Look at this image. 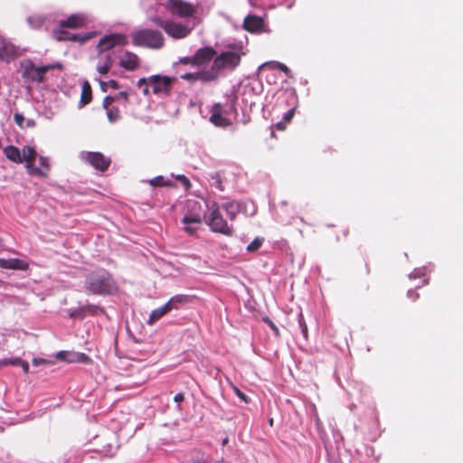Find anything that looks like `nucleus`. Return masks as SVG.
I'll return each mask as SVG.
<instances>
[{
    "instance_id": "nucleus-1",
    "label": "nucleus",
    "mask_w": 463,
    "mask_h": 463,
    "mask_svg": "<svg viewBox=\"0 0 463 463\" xmlns=\"http://www.w3.org/2000/svg\"><path fill=\"white\" fill-rule=\"evenodd\" d=\"M85 288L92 295H111L118 291V286L108 272H92L85 281Z\"/></svg>"
},
{
    "instance_id": "nucleus-2",
    "label": "nucleus",
    "mask_w": 463,
    "mask_h": 463,
    "mask_svg": "<svg viewBox=\"0 0 463 463\" xmlns=\"http://www.w3.org/2000/svg\"><path fill=\"white\" fill-rule=\"evenodd\" d=\"M177 81L175 77L163 76L160 74L151 75L146 78H141L137 80V87L141 88L143 84H149L153 94L156 96H170L173 87Z\"/></svg>"
},
{
    "instance_id": "nucleus-3",
    "label": "nucleus",
    "mask_w": 463,
    "mask_h": 463,
    "mask_svg": "<svg viewBox=\"0 0 463 463\" xmlns=\"http://www.w3.org/2000/svg\"><path fill=\"white\" fill-rule=\"evenodd\" d=\"M244 52L236 51L222 52L219 55H215L213 62L210 68L213 72L215 80L219 78L220 72L223 70L234 71L241 63V56Z\"/></svg>"
},
{
    "instance_id": "nucleus-4",
    "label": "nucleus",
    "mask_w": 463,
    "mask_h": 463,
    "mask_svg": "<svg viewBox=\"0 0 463 463\" xmlns=\"http://www.w3.org/2000/svg\"><path fill=\"white\" fill-rule=\"evenodd\" d=\"M132 43L137 47L160 49L165 44V39L159 31L140 29L132 33Z\"/></svg>"
},
{
    "instance_id": "nucleus-5",
    "label": "nucleus",
    "mask_w": 463,
    "mask_h": 463,
    "mask_svg": "<svg viewBox=\"0 0 463 463\" xmlns=\"http://www.w3.org/2000/svg\"><path fill=\"white\" fill-rule=\"evenodd\" d=\"M22 78L26 82H38L42 83L45 80V74L52 69H61V63L48 64L41 67H36L31 60H26L21 62Z\"/></svg>"
},
{
    "instance_id": "nucleus-6",
    "label": "nucleus",
    "mask_w": 463,
    "mask_h": 463,
    "mask_svg": "<svg viewBox=\"0 0 463 463\" xmlns=\"http://www.w3.org/2000/svg\"><path fill=\"white\" fill-rule=\"evenodd\" d=\"M207 223L214 232L222 233L227 236H232L233 233L232 228L224 220L219 207L212 210Z\"/></svg>"
},
{
    "instance_id": "nucleus-7",
    "label": "nucleus",
    "mask_w": 463,
    "mask_h": 463,
    "mask_svg": "<svg viewBox=\"0 0 463 463\" xmlns=\"http://www.w3.org/2000/svg\"><path fill=\"white\" fill-rule=\"evenodd\" d=\"M128 44V37L123 33H110L104 35L99 42L97 49L99 52H106L116 46Z\"/></svg>"
},
{
    "instance_id": "nucleus-8",
    "label": "nucleus",
    "mask_w": 463,
    "mask_h": 463,
    "mask_svg": "<svg viewBox=\"0 0 463 463\" xmlns=\"http://www.w3.org/2000/svg\"><path fill=\"white\" fill-rule=\"evenodd\" d=\"M21 154L22 158H24V162H25L27 173L30 175L47 177V174L43 170L35 167L33 165L37 156L36 151L33 147L25 146L23 147Z\"/></svg>"
},
{
    "instance_id": "nucleus-9",
    "label": "nucleus",
    "mask_w": 463,
    "mask_h": 463,
    "mask_svg": "<svg viewBox=\"0 0 463 463\" xmlns=\"http://www.w3.org/2000/svg\"><path fill=\"white\" fill-rule=\"evenodd\" d=\"M165 6L172 14L182 18L191 17L195 13L193 5L182 0H167Z\"/></svg>"
},
{
    "instance_id": "nucleus-10",
    "label": "nucleus",
    "mask_w": 463,
    "mask_h": 463,
    "mask_svg": "<svg viewBox=\"0 0 463 463\" xmlns=\"http://www.w3.org/2000/svg\"><path fill=\"white\" fill-rule=\"evenodd\" d=\"M81 157L85 162L100 172L106 171L111 164L110 158L105 156L100 152H85Z\"/></svg>"
},
{
    "instance_id": "nucleus-11",
    "label": "nucleus",
    "mask_w": 463,
    "mask_h": 463,
    "mask_svg": "<svg viewBox=\"0 0 463 463\" xmlns=\"http://www.w3.org/2000/svg\"><path fill=\"white\" fill-rule=\"evenodd\" d=\"M223 109L221 103H215L211 108L210 121L216 127L227 128L232 122L229 118L222 116Z\"/></svg>"
},
{
    "instance_id": "nucleus-12",
    "label": "nucleus",
    "mask_w": 463,
    "mask_h": 463,
    "mask_svg": "<svg viewBox=\"0 0 463 463\" xmlns=\"http://www.w3.org/2000/svg\"><path fill=\"white\" fill-rule=\"evenodd\" d=\"M19 55L18 48L5 39L0 40V60L9 62Z\"/></svg>"
},
{
    "instance_id": "nucleus-13",
    "label": "nucleus",
    "mask_w": 463,
    "mask_h": 463,
    "mask_svg": "<svg viewBox=\"0 0 463 463\" xmlns=\"http://www.w3.org/2000/svg\"><path fill=\"white\" fill-rule=\"evenodd\" d=\"M215 55L216 51L211 46L200 48L194 54V64H196V66L207 64L215 58Z\"/></svg>"
},
{
    "instance_id": "nucleus-14",
    "label": "nucleus",
    "mask_w": 463,
    "mask_h": 463,
    "mask_svg": "<svg viewBox=\"0 0 463 463\" xmlns=\"http://www.w3.org/2000/svg\"><path fill=\"white\" fill-rule=\"evenodd\" d=\"M165 32L173 38L182 39L186 37L190 33L191 30L185 25L167 21Z\"/></svg>"
},
{
    "instance_id": "nucleus-15",
    "label": "nucleus",
    "mask_w": 463,
    "mask_h": 463,
    "mask_svg": "<svg viewBox=\"0 0 463 463\" xmlns=\"http://www.w3.org/2000/svg\"><path fill=\"white\" fill-rule=\"evenodd\" d=\"M57 357L62 359L68 363H81L90 364L92 363V359L83 353L78 352H60Z\"/></svg>"
},
{
    "instance_id": "nucleus-16",
    "label": "nucleus",
    "mask_w": 463,
    "mask_h": 463,
    "mask_svg": "<svg viewBox=\"0 0 463 463\" xmlns=\"http://www.w3.org/2000/svg\"><path fill=\"white\" fill-rule=\"evenodd\" d=\"M118 64L125 70L133 71L139 68L140 60L136 53L127 51L120 58Z\"/></svg>"
},
{
    "instance_id": "nucleus-17",
    "label": "nucleus",
    "mask_w": 463,
    "mask_h": 463,
    "mask_svg": "<svg viewBox=\"0 0 463 463\" xmlns=\"http://www.w3.org/2000/svg\"><path fill=\"white\" fill-rule=\"evenodd\" d=\"M181 79L191 82L196 80H201L203 82H211L215 80V76L213 75V72H211L210 70H204L197 72H188L182 74Z\"/></svg>"
},
{
    "instance_id": "nucleus-18",
    "label": "nucleus",
    "mask_w": 463,
    "mask_h": 463,
    "mask_svg": "<svg viewBox=\"0 0 463 463\" xmlns=\"http://www.w3.org/2000/svg\"><path fill=\"white\" fill-rule=\"evenodd\" d=\"M86 24V18L83 14H74L70 15L66 20L60 22V27L78 29Z\"/></svg>"
},
{
    "instance_id": "nucleus-19",
    "label": "nucleus",
    "mask_w": 463,
    "mask_h": 463,
    "mask_svg": "<svg viewBox=\"0 0 463 463\" xmlns=\"http://www.w3.org/2000/svg\"><path fill=\"white\" fill-rule=\"evenodd\" d=\"M99 62L97 65V71L100 74L106 75L112 67L114 59L109 52H99Z\"/></svg>"
},
{
    "instance_id": "nucleus-20",
    "label": "nucleus",
    "mask_w": 463,
    "mask_h": 463,
    "mask_svg": "<svg viewBox=\"0 0 463 463\" xmlns=\"http://www.w3.org/2000/svg\"><path fill=\"white\" fill-rule=\"evenodd\" d=\"M264 21L257 15H248L243 21V28L250 33L259 32L262 29Z\"/></svg>"
},
{
    "instance_id": "nucleus-21",
    "label": "nucleus",
    "mask_w": 463,
    "mask_h": 463,
    "mask_svg": "<svg viewBox=\"0 0 463 463\" xmlns=\"http://www.w3.org/2000/svg\"><path fill=\"white\" fill-rule=\"evenodd\" d=\"M4 154L6 158L14 163L22 164L24 163V158H22L21 151L18 147L10 145L4 148Z\"/></svg>"
},
{
    "instance_id": "nucleus-22",
    "label": "nucleus",
    "mask_w": 463,
    "mask_h": 463,
    "mask_svg": "<svg viewBox=\"0 0 463 463\" xmlns=\"http://www.w3.org/2000/svg\"><path fill=\"white\" fill-rule=\"evenodd\" d=\"M0 267L3 269H26L28 265L19 259H0Z\"/></svg>"
},
{
    "instance_id": "nucleus-23",
    "label": "nucleus",
    "mask_w": 463,
    "mask_h": 463,
    "mask_svg": "<svg viewBox=\"0 0 463 463\" xmlns=\"http://www.w3.org/2000/svg\"><path fill=\"white\" fill-rule=\"evenodd\" d=\"M189 300L190 298L187 295H175L165 303V306L168 307V309L171 312L174 309H178L180 306L188 303Z\"/></svg>"
},
{
    "instance_id": "nucleus-24",
    "label": "nucleus",
    "mask_w": 463,
    "mask_h": 463,
    "mask_svg": "<svg viewBox=\"0 0 463 463\" xmlns=\"http://www.w3.org/2000/svg\"><path fill=\"white\" fill-rule=\"evenodd\" d=\"M92 99V90L89 81L85 80L81 87V94H80V107H84L89 104Z\"/></svg>"
},
{
    "instance_id": "nucleus-25",
    "label": "nucleus",
    "mask_w": 463,
    "mask_h": 463,
    "mask_svg": "<svg viewBox=\"0 0 463 463\" xmlns=\"http://www.w3.org/2000/svg\"><path fill=\"white\" fill-rule=\"evenodd\" d=\"M169 312L170 311L168 309V307H166L165 304L158 308L154 309L149 316L147 324L150 326L154 325L156 322H157L160 318H162L165 315L168 314Z\"/></svg>"
},
{
    "instance_id": "nucleus-26",
    "label": "nucleus",
    "mask_w": 463,
    "mask_h": 463,
    "mask_svg": "<svg viewBox=\"0 0 463 463\" xmlns=\"http://www.w3.org/2000/svg\"><path fill=\"white\" fill-rule=\"evenodd\" d=\"M265 66H268L271 69H277L284 72L288 77L291 78L292 73L289 68L285 65L284 63L279 62V61H269L265 64Z\"/></svg>"
},
{
    "instance_id": "nucleus-27",
    "label": "nucleus",
    "mask_w": 463,
    "mask_h": 463,
    "mask_svg": "<svg viewBox=\"0 0 463 463\" xmlns=\"http://www.w3.org/2000/svg\"><path fill=\"white\" fill-rule=\"evenodd\" d=\"M106 110H107L108 119L110 123H115L120 119L121 117H120V111H119L118 108L112 106V107L107 109Z\"/></svg>"
},
{
    "instance_id": "nucleus-28",
    "label": "nucleus",
    "mask_w": 463,
    "mask_h": 463,
    "mask_svg": "<svg viewBox=\"0 0 463 463\" xmlns=\"http://www.w3.org/2000/svg\"><path fill=\"white\" fill-rule=\"evenodd\" d=\"M222 208L226 211V214L230 220L233 221L236 218L237 207L233 203H226L222 205Z\"/></svg>"
},
{
    "instance_id": "nucleus-29",
    "label": "nucleus",
    "mask_w": 463,
    "mask_h": 463,
    "mask_svg": "<svg viewBox=\"0 0 463 463\" xmlns=\"http://www.w3.org/2000/svg\"><path fill=\"white\" fill-rule=\"evenodd\" d=\"M152 186L162 187V186H173V183L170 180H165L161 175L156 176L149 181Z\"/></svg>"
},
{
    "instance_id": "nucleus-30",
    "label": "nucleus",
    "mask_w": 463,
    "mask_h": 463,
    "mask_svg": "<svg viewBox=\"0 0 463 463\" xmlns=\"http://www.w3.org/2000/svg\"><path fill=\"white\" fill-rule=\"evenodd\" d=\"M182 223L183 224H196V225H199L202 223V218L200 217V215L198 214H186L183 219H182Z\"/></svg>"
},
{
    "instance_id": "nucleus-31",
    "label": "nucleus",
    "mask_w": 463,
    "mask_h": 463,
    "mask_svg": "<svg viewBox=\"0 0 463 463\" xmlns=\"http://www.w3.org/2000/svg\"><path fill=\"white\" fill-rule=\"evenodd\" d=\"M82 310L84 311L85 316L86 315H97L99 313H104L103 307L96 305H86L82 307Z\"/></svg>"
},
{
    "instance_id": "nucleus-32",
    "label": "nucleus",
    "mask_w": 463,
    "mask_h": 463,
    "mask_svg": "<svg viewBox=\"0 0 463 463\" xmlns=\"http://www.w3.org/2000/svg\"><path fill=\"white\" fill-rule=\"evenodd\" d=\"M53 38L59 42L61 41H68L69 36H71V33L66 32L63 28L56 29L52 32Z\"/></svg>"
},
{
    "instance_id": "nucleus-33",
    "label": "nucleus",
    "mask_w": 463,
    "mask_h": 463,
    "mask_svg": "<svg viewBox=\"0 0 463 463\" xmlns=\"http://www.w3.org/2000/svg\"><path fill=\"white\" fill-rule=\"evenodd\" d=\"M263 243L262 238H255L248 246L247 250L250 252H254L258 250Z\"/></svg>"
},
{
    "instance_id": "nucleus-34",
    "label": "nucleus",
    "mask_w": 463,
    "mask_h": 463,
    "mask_svg": "<svg viewBox=\"0 0 463 463\" xmlns=\"http://www.w3.org/2000/svg\"><path fill=\"white\" fill-rule=\"evenodd\" d=\"M27 21L33 28L41 27L44 22V20L41 16H31L27 19Z\"/></svg>"
},
{
    "instance_id": "nucleus-35",
    "label": "nucleus",
    "mask_w": 463,
    "mask_h": 463,
    "mask_svg": "<svg viewBox=\"0 0 463 463\" xmlns=\"http://www.w3.org/2000/svg\"><path fill=\"white\" fill-rule=\"evenodd\" d=\"M298 324L301 328L302 335L304 338L307 340L308 338V331H307V326L305 322L304 317L302 314H299L298 316Z\"/></svg>"
},
{
    "instance_id": "nucleus-36",
    "label": "nucleus",
    "mask_w": 463,
    "mask_h": 463,
    "mask_svg": "<svg viewBox=\"0 0 463 463\" xmlns=\"http://www.w3.org/2000/svg\"><path fill=\"white\" fill-rule=\"evenodd\" d=\"M39 161H40V165H41V169L43 170L47 175H48V172L50 170V163H49V158L48 157H45V156H40L39 157Z\"/></svg>"
},
{
    "instance_id": "nucleus-37",
    "label": "nucleus",
    "mask_w": 463,
    "mask_h": 463,
    "mask_svg": "<svg viewBox=\"0 0 463 463\" xmlns=\"http://www.w3.org/2000/svg\"><path fill=\"white\" fill-rule=\"evenodd\" d=\"M4 361L5 362V366H7V365L20 366L21 364H23V360L19 357L6 358V359H4Z\"/></svg>"
},
{
    "instance_id": "nucleus-38",
    "label": "nucleus",
    "mask_w": 463,
    "mask_h": 463,
    "mask_svg": "<svg viewBox=\"0 0 463 463\" xmlns=\"http://www.w3.org/2000/svg\"><path fill=\"white\" fill-rule=\"evenodd\" d=\"M89 39L88 36H81L80 34L76 33H71V36H69L68 41L70 42H79V43H84Z\"/></svg>"
},
{
    "instance_id": "nucleus-39",
    "label": "nucleus",
    "mask_w": 463,
    "mask_h": 463,
    "mask_svg": "<svg viewBox=\"0 0 463 463\" xmlns=\"http://www.w3.org/2000/svg\"><path fill=\"white\" fill-rule=\"evenodd\" d=\"M176 179L181 183V184L187 190L191 186L190 180L185 175H177Z\"/></svg>"
},
{
    "instance_id": "nucleus-40",
    "label": "nucleus",
    "mask_w": 463,
    "mask_h": 463,
    "mask_svg": "<svg viewBox=\"0 0 463 463\" xmlns=\"http://www.w3.org/2000/svg\"><path fill=\"white\" fill-rule=\"evenodd\" d=\"M232 389H233L234 392L236 393V395L241 401H243L246 403H248L250 402V399L248 398V396L245 393H243L238 387L233 386Z\"/></svg>"
},
{
    "instance_id": "nucleus-41",
    "label": "nucleus",
    "mask_w": 463,
    "mask_h": 463,
    "mask_svg": "<svg viewBox=\"0 0 463 463\" xmlns=\"http://www.w3.org/2000/svg\"><path fill=\"white\" fill-rule=\"evenodd\" d=\"M115 100H118V98H114V97H111V96H107V97H105V98H104V99H103V104H102V105H103V108H104L105 109H109V108L112 107L111 105H112V103H113Z\"/></svg>"
},
{
    "instance_id": "nucleus-42",
    "label": "nucleus",
    "mask_w": 463,
    "mask_h": 463,
    "mask_svg": "<svg viewBox=\"0 0 463 463\" xmlns=\"http://www.w3.org/2000/svg\"><path fill=\"white\" fill-rule=\"evenodd\" d=\"M101 88L104 91H106L105 85L108 84L111 89L118 90L119 88L118 83L115 80H110L108 83L103 81L100 82Z\"/></svg>"
},
{
    "instance_id": "nucleus-43",
    "label": "nucleus",
    "mask_w": 463,
    "mask_h": 463,
    "mask_svg": "<svg viewBox=\"0 0 463 463\" xmlns=\"http://www.w3.org/2000/svg\"><path fill=\"white\" fill-rule=\"evenodd\" d=\"M295 110L296 109L295 108H292L290 109L289 110H288L284 116H283V119L285 122L288 123L291 121V119L293 118L294 115H295Z\"/></svg>"
},
{
    "instance_id": "nucleus-44",
    "label": "nucleus",
    "mask_w": 463,
    "mask_h": 463,
    "mask_svg": "<svg viewBox=\"0 0 463 463\" xmlns=\"http://www.w3.org/2000/svg\"><path fill=\"white\" fill-rule=\"evenodd\" d=\"M151 21L156 24L157 26H160L162 27L164 30L165 29V24L167 23V21H164L162 20L160 17L158 16H155V17H152L151 18Z\"/></svg>"
},
{
    "instance_id": "nucleus-45",
    "label": "nucleus",
    "mask_w": 463,
    "mask_h": 463,
    "mask_svg": "<svg viewBox=\"0 0 463 463\" xmlns=\"http://www.w3.org/2000/svg\"><path fill=\"white\" fill-rule=\"evenodd\" d=\"M213 180H214V185L215 187H217L218 189H220L221 191H222L224 188L222 186V180H221V177L219 175V174H216L214 175H213Z\"/></svg>"
},
{
    "instance_id": "nucleus-46",
    "label": "nucleus",
    "mask_w": 463,
    "mask_h": 463,
    "mask_svg": "<svg viewBox=\"0 0 463 463\" xmlns=\"http://www.w3.org/2000/svg\"><path fill=\"white\" fill-rule=\"evenodd\" d=\"M264 321L269 325V326L272 329V331L277 335H279V328L277 327V326L269 318V317H265L264 318Z\"/></svg>"
},
{
    "instance_id": "nucleus-47",
    "label": "nucleus",
    "mask_w": 463,
    "mask_h": 463,
    "mask_svg": "<svg viewBox=\"0 0 463 463\" xmlns=\"http://www.w3.org/2000/svg\"><path fill=\"white\" fill-rule=\"evenodd\" d=\"M70 317L74 318V317H85V314H84V311L82 310V307H80V308L74 310L73 312H71L70 314Z\"/></svg>"
},
{
    "instance_id": "nucleus-48",
    "label": "nucleus",
    "mask_w": 463,
    "mask_h": 463,
    "mask_svg": "<svg viewBox=\"0 0 463 463\" xmlns=\"http://www.w3.org/2000/svg\"><path fill=\"white\" fill-rule=\"evenodd\" d=\"M180 63L190 64L192 66H196V64H194V56L181 58L180 59Z\"/></svg>"
},
{
    "instance_id": "nucleus-49",
    "label": "nucleus",
    "mask_w": 463,
    "mask_h": 463,
    "mask_svg": "<svg viewBox=\"0 0 463 463\" xmlns=\"http://www.w3.org/2000/svg\"><path fill=\"white\" fill-rule=\"evenodd\" d=\"M14 122L21 128H23V123L24 121V118L22 114H19V113H15L14 114Z\"/></svg>"
},
{
    "instance_id": "nucleus-50",
    "label": "nucleus",
    "mask_w": 463,
    "mask_h": 463,
    "mask_svg": "<svg viewBox=\"0 0 463 463\" xmlns=\"http://www.w3.org/2000/svg\"><path fill=\"white\" fill-rule=\"evenodd\" d=\"M184 231L191 235L194 234L197 230V228L194 227L195 224H184Z\"/></svg>"
},
{
    "instance_id": "nucleus-51",
    "label": "nucleus",
    "mask_w": 463,
    "mask_h": 463,
    "mask_svg": "<svg viewBox=\"0 0 463 463\" xmlns=\"http://www.w3.org/2000/svg\"><path fill=\"white\" fill-rule=\"evenodd\" d=\"M115 98H121L124 99V102L126 104H128L129 103V97H128V91H121L118 94V96H116Z\"/></svg>"
},
{
    "instance_id": "nucleus-52",
    "label": "nucleus",
    "mask_w": 463,
    "mask_h": 463,
    "mask_svg": "<svg viewBox=\"0 0 463 463\" xmlns=\"http://www.w3.org/2000/svg\"><path fill=\"white\" fill-rule=\"evenodd\" d=\"M174 401L175 402H178V403L184 402V394L183 392H179V393L175 394V397H174Z\"/></svg>"
},
{
    "instance_id": "nucleus-53",
    "label": "nucleus",
    "mask_w": 463,
    "mask_h": 463,
    "mask_svg": "<svg viewBox=\"0 0 463 463\" xmlns=\"http://www.w3.org/2000/svg\"><path fill=\"white\" fill-rule=\"evenodd\" d=\"M149 87V84H143V86L141 87L143 88L142 93L144 96H148L150 94Z\"/></svg>"
},
{
    "instance_id": "nucleus-54",
    "label": "nucleus",
    "mask_w": 463,
    "mask_h": 463,
    "mask_svg": "<svg viewBox=\"0 0 463 463\" xmlns=\"http://www.w3.org/2000/svg\"><path fill=\"white\" fill-rule=\"evenodd\" d=\"M408 296L412 298L413 301L417 300L419 298V294L413 290L408 291Z\"/></svg>"
},
{
    "instance_id": "nucleus-55",
    "label": "nucleus",
    "mask_w": 463,
    "mask_h": 463,
    "mask_svg": "<svg viewBox=\"0 0 463 463\" xmlns=\"http://www.w3.org/2000/svg\"><path fill=\"white\" fill-rule=\"evenodd\" d=\"M20 366L23 368L24 373L27 374L29 373V364L26 361L23 360V364H21Z\"/></svg>"
},
{
    "instance_id": "nucleus-56",
    "label": "nucleus",
    "mask_w": 463,
    "mask_h": 463,
    "mask_svg": "<svg viewBox=\"0 0 463 463\" xmlns=\"http://www.w3.org/2000/svg\"><path fill=\"white\" fill-rule=\"evenodd\" d=\"M285 123H286L285 121H283V122H282V121H281V122H278V123L276 124V128H277V129H278V130H284V129H285Z\"/></svg>"
},
{
    "instance_id": "nucleus-57",
    "label": "nucleus",
    "mask_w": 463,
    "mask_h": 463,
    "mask_svg": "<svg viewBox=\"0 0 463 463\" xmlns=\"http://www.w3.org/2000/svg\"><path fill=\"white\" fill-rule=\"evenodd\" d=\"M43 363H45V361L43 359H38V358L33 359V365H39L40 364H43Z\"/></svg>"
},
{
    "instance_id": "nucleus-58",
    "label": "nucleus",
    "mask_w": 463,
    "mask_h": 463,
    "mask_svg": "<svg viewBox=\"0 0 463 463\" xmlns=\"http://www.w3.org/2000/svg\"><path fill=\"white\" fill-rule=\"evenodd\" d=\"M228 442H229V439H228V438H225V439H222V446H226V445L228 444Z\"/></svg>"
},
{
    "instance_id": "nucleus-59",
    "label": "nucleus",
    "mask_w": 463,
    "mask_h": 463,
    "mask_svg": "<svg viewBox=\"0 0 463 463\" xmlns=\"http://www.w3.org/2000/svg\"><path fill=\"white\" fill-rule=\"evenodd\" d=\"M5 366V362L3 360H0V368Z\"/></svg>"
},
{
    "instance_id": "nucleus-60",
    "label": "nucleus",
    "mask_w": 463,
    "mask_h": 463,
    "mask_svg": "<svg viewBox=\"0 0 463 463\" xmlns=\"http://www.w3.org/2000/svg\"><path fill=\"white\" fill-rule=\"evenodd\" d=\"M365 269H366V270H365V274H369L370 269H369V268H368V265H367V264H365Z\"/></svg>"
}]
</instances>
